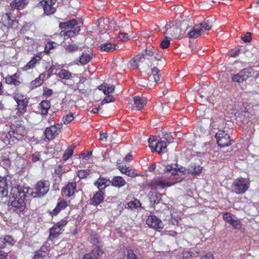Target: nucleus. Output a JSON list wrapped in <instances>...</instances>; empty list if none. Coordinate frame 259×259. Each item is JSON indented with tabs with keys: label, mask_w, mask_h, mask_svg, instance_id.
<instances>
[{
	"label": "nucleus",
	"mask_w": 259,
	"mask_h": 259,
	"mask_svg": "<svg viewBox=\"0 0 259 259\" xmlns=\"http://www.w3.org/2000/svg\"><path fill=\"white\" fill-rule=\"evenodd\" d=\"M176 164L166 166L164 169V177H158L153 178L150 182L144 185L145 188L152 190L164 189L181 182L184 179V172L185 169L184 167L178 168Z\"/></svg>",
	"instance_id": "f257e3e1"
},
{
	"label": "nucleus",
	"mask_w": 259,
	"mask_h": 259,
	"mask_svg": "<svg viewBox=\"0 0 259 259\" xmlns=\"http://www.w3.org/2000/svg\"><path fill=\"white\" fill-rule=\"evenodd\" d=\"M11 194L13 196L10 198V202L14 211L17 213L23 211L25 208L24 201L25 196L24 192L20 188H13Z\"/></svg>",
	"instance_id": "f03ea898"
},
{
	"label": "nucleus",
	"mask_w": 259,
	"mask_h": 259,
	"mask_svg": "<svg viewBox=\"0 0 259 259\" xmlns=\"http://www.w3.org/2000/svg\"><path fill=\"white\" fill-rule=\"evenodd\" d=\"M134 103L136 109L138 110H142L147 103V99L145 97L135 96L134 99Z\"/></svg>",
	"instance_id": "2eb2a0df"
},
{
	"label": "nucleus",
	"mask_w": 259,
	"mask_h": 259,
	"mask_svg": "<svg viewBox=\"0 0 259 259\" xmlns=\"http://www.w3.org/2000/svg\"><path fill=\"white\" fill-rule=\"evenodd\" d=\"M59 26L61 29L64 30L74 29V27H79L77 25V22L75 19H72L67 22L60 23Z\"/></svg>",
	"instance_id": "aec40b11"
},
{
	"label": "nucleus",
	"mask_w": 259,
	"mask_h": 259,
	"mask_svg": "<svg viewBox=\"0 0 259 259\" xmlns=\"http://www.w3.org/2000/svg\"><path fill=\"white\" fill-rule=\"evenodd\" d=\"M149 146L152 152L155 151L158 154L165 153L166 149V142L164 141H157L154 137H150L148 140Z\"/></svg>",
	"instance_id": "20e7f679"
},
{
	"label": "nucleus",
	"mask_w": 259,
	"mask_h": 259,
	"mask_svg": "<svg viewBox=\"0 0 259 259\" xmlns=\"http://www.w3.org/2000/svg\"><path fill=\"white\" fill-rule=\"evenodd\" d=\"M78 47L76 45L74 44H70L69 45H67L66 47V50L70 52V53H73L74 52L77 51L78 50Z\"/></svg>",
	"instance_id": "8fccbe9b"
},
{
	"label": "nucleus",
	"mask_w": 259,
	"mask_h": 259,
	"mask_svg": "<svg viewBox=\"0 0 259 259\" xmlns=\"http://www.w3.org/2000/svg\"><path fill=\"white\" fill-rule=\"evenodd\" d=\"M252 72V69L250 67L243 69L239 71L240 74L242 75L245 80L251 76Z\"/></svg>",
	"instance_id": "c9c22d12"
},
{
	"label": "nucleus",
	"mask_w": 259,
	"mask_h": 259,
	"mask_svg": "<svg viewBox=\"0 0 259 259\" xmlns=\"http://www.w3.org/2000/svg\"><path fill=\"white\" fill-rule=\"evenodd\" d=\"M53 94V91L51 89H46L44 90L43 95L46 97H50Z\"/></svg>",
	"instance_id": "774afa93"
},
{
	"label": "nucleus",
	"mask_w": 259,
	"mask_h": 259,
	"mask_svg": "<svg viewBox=\"0 0 259 259\" xmlns=\"http://www.w3.org/2000/svg\"><path fill=\"white\" fill-rule=\"evenodd\" d=\"M212 26V21L207 20L195 25L192 29L189 30L187 35L191 38H196L200 35L206 33L211 29Z\"/></svg>",
	"instance_id": "7ed1b4c3"
},
{
	"label": "nucleus",
	"mask_w": 259,
	"mask_h": 259,
	"mask_svg": "<svg viewBox=\"0 0 259 259\" xmlns=\"http://www.w3.org/2000/svg\"><path fill=\"white\" fill-rule=\"evenodd\" d=\"M179 27L176 22H171L167 24L163 32L170 37L180 38Z\"/></svg>",
	"instance_id": "1a4fd4ad"
},
{
	"label": "nucleus",
	"mask_w": 259,
	"mask_h": 259,
	"mask_svg": "<svg viewBox=\"0 0 259 259\" xmlns=\"http://www.w3.org/2000/svg\"><path fill=\"white\" fill-rule=\"evenodd\" d=\"M28 3L29 0H14L10 3V6L12 8L22 10L26 7Z\"/></svg>",
	"instance_id": "dca6fc26"
},
{
	"label": "nucleus",
	"mask_w": 259,
	"mask_h": 259,
	"mask_svg": "<svg viewBox=\"0 0 259 259\" xmlns=\"http://www.w3.org/2000/svg\"><path fill=\"white\" fill-rule=\"evenodd\" d=\"M80 30L79 27H74V29H67L62 30L60 33L61 36L64 39H67L73 37L76 35Z\"/></svg>",
	"instance_id": "4468645a"
},
{
	"label": "nucleus",
	"mask_w": 259,
	"mask_h": 259,
	"mask_svg": "<svg viewBox=\"0 0 259 259\" xmlns=\"http://www.w3.org/2000/svg\"><path fill=\"white\" fill-rule=\"evenodd\" d=\"M50 184L47 181H39L36 184L34 191L31 192L34 197H41L46 194L49 190Z\"/></svg>",
	"instance_id": "423d86ee"
},
{
	"label": "nucleus",
	"mask_w": 259,
	"mask_h": 259,
	"mask_svg": "<svg viewBox=\"0 0 259 259\" xmlns=\"http://www.w3.org/2000/svg\"><path fill=\"white\" fill-rule=\"evenodd\" d=\"M144 61V57L139 54L133 58L129 63L130 66L133 68H137L139 63Z\"/></svg>",
	"instance_id": "bb28decb"
},
{
	"label": "nucleus",
	"mask_w": 259,
	"mask_h": 259,
	"mask_svg": "<svg viewBox=\"0 0 259 259\" xmlns=\"http://www.w3.org/2000/svg\"><path fill=\"white\" fill-rule=\"evenodd\" d=\"M184 168L185 169L184 174L187 171L188 173L194 176L200 174L202 171V166L194 163L190 165L187 169Z\"/></svg>",
	"instance_id": "ddd939ff"
},
{
	"label": "nucleus",
	"mask_w": 259,
	"mask_h": 259,
	"mask_svg": "<svg viewBox=\"0 0 259 259\" xmlns=\"http://www.w3.org/2000/svg\"><path fill=\"white\" fill-rule=\"evenodd\" d=\"M61 125L60 124H54L47 127L45 134L46 138L49 140H51L57 136L61 132Z\"/></svg>",
	"instance_id": "f8f14e48"
},
{
	"label": "nucleus",
	"mask_w": 259,
	"mask_h": 259,
	"mask_svg": "<svg viewBox=\"0 0 259 259\" xmlns=\"http://www.w3.org/2000/svg\"><path fill=\"white\" fill-rule=\"evenodd\" d=\"M112 97L111 96H106L103 100L102 101L101 104L103 105L105 103H108L112 101Z\"/></svg>",
	"instance_id": "0e129e2a"
},
{
	"label": "nucleus",
	"mask_w": 259,
	"mask_h": 259,
	"mask_svg": "<svg viewBox=\"0 0 259 259\" xmlns=\"http://www.w3.org/2000/svg\"><path fill=\"white\" fill-rule=\"evenodd\" d=\"M76 187V183H69L63 190L64 195L67 197L72 196L75 192Z\"/></svg>",
	"instance_id": "f3484780"
},
{
	"label": "nucleus",
	"mask_w": 259,
	"mask_h": 259,
	"mask_svg": "<svg viewBox=\"0 0 259 259\" xmlns=\"http://www.w3.org/2000/svg\"><path fill=\"white\" fill-rule=\"evenodd\" d=\"M55 44L54 42H49L45 46V52L46 54H49L51 49L54 48V45Z\"/></svg>",
	"instance_id": "5fc2aeb1"
},
{
	"label": "nucleus",
	"mask_w": 259,
	"mask_h": 259,
	"mask_svg": "<svg viewBox=\"0 0 259 259\" xmlns=\"http://www.w3.org/2000/svg\"><path fill=\"white\" fill-rule=\"evenodd\" d=\"M8 191L7 189V184L6 180L5 179H2L0 180V195L1 197H5L7 196Z\"/></svg>",
	"instance_id": "c85d7f7f"
},
{
	"label": "nucleus",
	"mask_w": 259,
	"mask_h": 259,
	"mask_svg": "<svg viewBox=\"0 0 259 259\" xmlns=\"http://www.w3.org/2000/svg\"><path fill=\"white\" fill-rule=\"evenodd\" d=\"M142 56L144 57V60L146 58L147 56H152L154 55V52L150 50H147L143 52L141 54Z\"/></svg>",
	"instance_id": "4d7b16f0"
},
{
	"label": "nucleus",
	"mask_w": 259,
	"mask_h": 259,
	"mask_svg": "<svg viewBox=\"0 0 259 259\" xmlns=\"http://www.w3.org/2000/svg\"><path fill=\"white\" fill-rule=\"evenodd\" d=\"M104 198V193L101 190H99L93 196L91 200V204L94 205H97L103 201Z\"/></svg>",
	"instance_id": "a211bd4d"
},
{
	"label": "nucleus",
	"mask_w": 259,
	"mask_h": 259,
	"mask_svg": "<svg viewBox=\"0 0 259 259\" xmlns=\"http://www.w3.org/2000/svg\"><path fill=\"white\" fill-rule=\"evenodd\" d=\"M92 53L91 52H83L79 58V63L80 65H84L91 61L92 58Z\"/></svg>",
	"instance_id": "393cba45"
},
{
	"label": "nucleus",
	"mask_w": 259,
	"mask_h": 259,
	"mask_svg": "<svg viewBox=\"0 0 259 259\" xmlns=\"http://www.w3.org/2000/svg\"><path fill=\"white\" fill-rule=\"evenodd\" d=\"M67 171V170H64L62 168V166L61 165H59L55 169V172L57 175L60 177L64 173L66 172Z\"/></svg>",
	"instance_id": "603ef678"
},
{
	"label": "nucleus",
	"mask_w": 259,
	"mask_h": 259,
	"mask_svg": "<svg viewBox=\"0 0 259 259\" xmlns=\"http://www.w3.org/2000/svg\"><path fill=\"white\" fill-rule=\"evenodd\" d=\"M68 221L66 220H62L59 222L55 224L50 229V235L48 239L51 241L58 237L63 231V228L67 225Z\"/></svg>",
	"instance_id": "0eeeda50"
},
{
	"label": "nucleus",
	"mask_w": 259,
	"mask_h": 259,
	"mask_svg": "<svg viewBox=\"0 0 259 259\" xmlns=\"http://www.w3.org/2000/svg\"><path fill=\"white\" fill-rule=\"evenodd\" d=\"M126 259H139L138 257L135 254L133 251L131 249L127 250V255Z\"/></svg>",
	"instance_id": "13d9d810"
},
{
	"label": "nucleus",
	"mask_w": 259,
	"mask_h": 259,
	"mask_svg": "<svg viewBox=\"0 0 259 259\" xmlns=\"http://www.w3.org/2000/svg\"><path fill=\"white\" fill-rule=\"evenodd\" d=\"M179 31L180 32V38H182L185 34L186 31L188 27V24L187 22H182L179 25Z\"/></svg>",
	"instance_id": "58836bf2"
},
{
	"label": "nucleus",
	"mask_w": 259,
	"mask_h": 259,
	"mask_svg": "<svg viewBox=\"0 0 259 259\" xmlns=\"http://www.w3.org/2000/svg\"><path fill=\"white\" fill-rule=\"evenodd\" d=\"M110 184L114 187L120 188L126 184V182L121 177L115 176L110 181Z\"/></svg>",
	"instance_id": "412c9836"
},
{
	"label": "nucleus",
	"mask_w": 259,
	"mask_h": 259,
	"mask_svg": "<svg viewBox=\"0 0 259 259\" xmlns=\"http://www.w3.org/2000/svg\"><path fill=\"white\" fill-rule=\"evenodd\" d=\"M2 22L7 27H9L12 26L13 21L11 19L9 14L6 13L2 16Z\"/></svg>",
	"instance_id": "e433bc0d"
},
{
	"label": "nucleus",
	"mask_w": 259,
	"mask_h": 259,
	"mask_svg": "<svg viewBox=\"0 0 259 259\" xmlns=\"http://www.w3.org/2000/svg\"><path fill=\"white\" fill-rule=\"evenodd\" d=\"M232 80L233 82H237V83H241L245 81L242 75L240 74L239 72L236 74H234L232 76Z\"/></svg>",
	"instance_id": "a18cd8bd"
},
{
	"label": "nucleus",
	"mask_w": 259,
	"mask_h": 259,
	"mask_svg": "<svg viewBox=\"0 0 259 259\" xmlns=\"http://www.w3.org/2000/svg\"><path fill=\"white\" fill-rule=\"evenodd\" d=\"M67 206V202L64 200H61L58 202L55 208L52 211H50V213L52 215H56L59 212L65 209Z\"/></svg>",
	"instance_id": "6ab92c4d"
},
{
	"label": "nucleus",
	"mask_w": 259,
	"mask_h": 259,
	"mask_svg": "<svg viewBox=\"0 0 259 259\" xmlns=\"http://www.w3.org/2000/svg\"><path fill=\"white\" fill-rule=\"evenodd\" d=\"M92 254L96 257H102L104 254V252L99 247L96 246L92 250Z\"/></svg>",
	"instance_id": "79ce46f5"
},
{
	"label": "nucleus",
	"mask_w": 259,
	"mask_h": 259,
	"mask_svg": "<svg viewBox=\"0 0 259 259\" xmlns=\"http://www.w3.org/2000/svg\"><path fill=\"white\" fill-rule=\"evenodd\" d=\"M100 140L103 142H106L107 140L108 135L107 133L100 132Z\"/></svg>",
	"instance_id": "69168bd1"
},
{
	"label": "nucleus",
	"mask_w": 259,
	"mask_h": 259,
	"mask_svg": "<svg viewBox=\"0 0 259 259\" xmlns=\"http://www.w3.org/2000/svg\"><path fill=\"white\" fill-rule=\"evenodd\" d=\"M98 88L99 90L102 91L105 95H107L114 91L115 87L113 85H109L105 83L99 86Z\"/></svg>",
	"instance_id": "7c9ffc66"
},
{
	"label": "nucleus",
	"mask_w": 259,
	"mask_h": 259,
	"mask_svg": "<svg viewBox=\"0 0 259 259\" xmlns=\"http://www.w3.org/2000/svg\"><path fill=\"white\" fill-rule=\"evenodd\" d=\"M74 118V117L73 114L71 113H69L63 116V120L64 124H68L70 123L72 121H73Z\"/></svg>",
	"instance_id": "37998d69"
},
{
	"label": "nucleus",
	"mask_w": 259,
	"mask_h": 259,
	"mask_svg": "<svg viewBox=\"0 0 259 259\" xmlns=\"http://www.w3.org/2000/svg\"><path fill=\"white\" fill-rule=\"evenodd\" d=\"M44 255L42 254V252L38 251L35 252L33 259H44Z\"/></svg>",
	"instance_id": "338daca9"
},
{
	"label": "nucleus",
	"mask_w": 259,
	"mask_h": 259,
	"mask_svg": "<svg viewBox=\"0 0 259 259\" xmlns=\"http://www.w3.org/2000/svg\"><path fill=\"white\" fill-rule=\"evenodd\" d=\"M146 223L149 227L158 232H160L164 227V224L162 221L154 215H150L148 217Z\"/></svg>",
	"instance_id": "9d476101"
},
{
	"label": "nucleus",
	"mask_w": 259,
	"mask_h": 259,
	"mask_svg": "<svg viewBox=\"0 0 259 259\" xmlns=\"http://www.w3.org/2000/svg\"><path fill=\"white\" fill-rule=\"evenodd\" d=\"M40 159V155L39 152H35L32 156V161L33 162H36Z\"/></svg>",
	"instance_id": "052dcab7"
},
{
	"label": "nucleus",
	"mask_w": 259,
	"mask_h": 259,
	"mask_svg": "<svg viewBox=\"0 0 259 259\" xmlns=\"http://www.w3.org/2000/svg\"><path fill=\"white\" fill-rule=\"evenodd\" d=\"M157 68L154 67L152 70V75L155 82H157L160 79V74Z\"/></svg>",
	"instance_id": "c03bdc74"
},
{
	"label": "nucleus",
	"mask_w": 259,
	"mask_h": 259,
	"mask_svg": "<svg viewBox=\"0 0 259 259\" xmlns=\"http://www.w3.org/2000/svg\"><path fill=\"white\" fill-rule=\"evenodd\" d=\"M26 133V130L23 126L17 127L13 133V136L18 139V136H23Z\"/></svg>",
	"instance_id": "a19ab883"
},
{
	"label": "nucleus",
	"mask_w": 259,
	"mask_h": 259,
	"mask_svg": "<svg viewBox=\"0 0 259 259\" xmlns=\"http://www.w3.org/2000/svg\"><path fill=\"white\" fill-rule=\"evenodd\" d=\"M110 184V181L104 178L100 177L95 183V186L100 190L104 189Z\"/></svg>",
	"instance_id": "b1692460"
},
{
	"label": "nucleus",
	"mask_w": 259,
	"mask_h": 259,
	"mask_svg": "<svg viewBox=\"0 0 259 259\" xmlns=\"http://www.w3.org/2000/svg\"><path fill=\"white\" fill-rule=\"evenodd\" d=\"M45 75L40 74L39 76L31 82V87L32 89L40 86L44 82Z\"/></svg>",
	"instance_id": "f704fd0d"
},
{
	"label": "nucleus",
	"mask_w": 259,
	"mask_h": 259,
	"mask_svg": "<svg viewBox=\"0 0 259 259\" xmlns=\"http://www.w3.org/2000/svg\"><path fill=\"white\" fill-rule=\"evenodd\" d=\"M149 199L151 202L158 203L161 199V195L158 192H150L149 193Z\"/></svg>",
	"instance_id": "2f4dec72"
},
{
	"label": "nucleus",
	"mask_w": 259,
	"mask_h": 259,
	"mask_svg": "<svg viewBox=\"0 0 259 259\" xmlns=\"http://www.w3.org/2000/svg\"><path fill=\"white\" fill-rule=\"evenodd\" d=\"M141 206V202L138 199H134V200L128 202L126 205L125 207L131 209L138 208Z\"/></svg>",
	"instance_id": "ea45409f"
},
{
	"label": "nucleus",
	"mask_w": 259,
	"mask_h": 259,
	"mask_svg": "<svg viewBox=\"0 0 259 259\" xmlns=\"http://www.w3.org/2000/svg\"><path fill=\"white\" fill-rule=\"evenodd\" d=\"M74 147L73 145H71L65 150L62 156V159L64 161H66L72 156Z\"/></svg>",
	"instance_id": "473e14b6"
},
{
	"label": "nucleus",
	"mask_w": 259,
	"mask_h": 259,
	"mask_svg": "<svg viewBox=\"0 0 259 259\" xmlns=\"http://www.w3.org/2000/svg\"><path fill=\"white\" fill-rule=\"evenodd\" d=\"M229 224L235 229L240 228V224L236 220H232Z\"/></svg>",
	"instance_id": "e2e57ef3"
},
{
	"label": "nucleus",
	"mask_w": 259,
	"mask_h": 259,
	"mask_svg": "<svg viewBox=\"0 0 259 259\" xmlns=\"http://www.w3.org/2000/svg\"><path fill=\"white\" fill-rule=\"evenodd\" d=\"M118 169L122 172L128 177H135L138 176L135 170L130 168L129 167L119 165Z\"/></svg>",
	"instance_id": "5701e85b"
},
{
	"label": "nucleus",
	"mask_w": 259,
	"mask_h": 259,
	"mask_svg": "<svg viewBox=\"0 0 259 259\" xmlns=\"http://www.w3.org/2000/svg\"><path fill=\"white\" fill-rule=\"evenodd\" d=\"M41 58L39 56L33 57L27 64L22 67V69L24 71H27L34 68L35 66V64L39 62Z\"/></svg>",
	"instance_id": "a878e982"
},
{
	"label": "nucleus",
	"mask_w": 259,
	"mask_h": 259,
	"mask_svg": "<svg viewBox=\"0 0 259 259\" xmlns=\"http://www.w3.org/2000/svg\"><path fill=\"white\" fill-rule=\"evenodd\" d=\"M100 49L105 52H112L116 49L117 46L110 43H105L100 46Z\"/></svg>",
	"instance_id": "72a5a7b5"
},
{
	"label": "nucleus",
	"mask_w": 259,
	"mask_h": 259,
	"mask_svg": "<svg viewBox=\"0 0 259 259\" xmlns=\"http://www.w3.org/2000/svg\"><path fill=\"white\" fill-rule=\"evenodd\" d=\"M223 219L228 223H230L233 220L231 214L228 212L223 213Z\"/></svg>",
	"instance_id": "bf43d9fd"
},
{
	"label": "nucleus",
	"mask_w": 259,
	"mask_h": 259,
	"mask_svg": "<svg viewBox=\"0 0 259 259\" xmlns=\"http://www.w3.org/2000/svg\"><path fill=\"white\" fill-rule=\"evenodd\" d=\"M14 99L17 104L27 100L25 97L21 94H15Z\"/></svg>",
	"instance_id": "de8ad7c7"
},
{
	"label": "nucleus",
	"mask_w": 259,
	"mask_h": 259,
	"mask_svg": "<svg viewBox=\"0 0 259 259\" xmlns=\"http://www.w3.org/2000/svg\"><path fill=\"white\" fill-rule=\"evenodd\" d=\"M39 111L41 114L46 115L48 113V110L51 107V103L49 101L44 100L39 105Z\"/></svg>",
	"instance_id": "4be33fe9"
},
{
	"label": "nucleus",
	"mask_w": 259,
	"mask_h": 259,
	"mask_svg": "<svg viewBox=\"0 0 259 259\" xmlns=\"http://www.w3.org/2000/svg\"><path fill=\"white\" fill-rule=\"evenodd\" d=\"M28 102L27 100L24 102L18 103L17 110L18 112L20 114H23L26 111V108L28 105Z\"/></svg>",
	"instance_id": "4c0bfd02"
},
{
	"label": "nucleus",
	"mask_w": 259,
	"mask_h": 259,
	"mask_svg": "<svg viewBox=\"0 0 259 259\" xmlns=\"http://www.w3.org/2000/svg\"><path fill=\"white\" fill-rule=\"evenodd\" d=\"M217 144L221 148L228 147L231 145L230 136L224 131H219L215 134Z\"/></svg>",
	"instance_id": "6e6552de"
},
{
	"label": "nucleus",
	"mask_w": 259,
	"mask_h": 259,
	"mask_svg": "<svg viewBox=\"0 0 259 259\" xmlns=\"http://www.w3.org/2000/svg\"><path fill=\"white\" fill-rule=\"evenodd\" d=\"M241 38L244 42H249L251 39V33L250 32H247Z\"/></svg>",
	"instance_id": "680f3d73"
},
{
	"label": "nucleus",
	"mask_w": 259,
	"mask_h": 259,
	"mask_svg": "<svg viewBox=\"0 0 259 259\" xmlns=\"http://www.w3.org/2000/svg\"><path fill=\"white\" fill-rule=\"evenodd\" d=\"M57 77L62 79H69L72 76V74L69 71L65 69H61L58 73H56Z\"/></svg>",
	"instance_id": "c756f323"
},
{
	"label": "nucleus",
	"mask_w": 259,
	"mask_h": 259,
	"mask_svg": "<svg viewBox=\"0 0 259 259\" xmlns=\"http://www.w3.org/2000/svg\"><path fill=\"white\" fill-rule=\"evenodd\" d=\"M169 36H165L163 39L160 42V47L162 49H167L170 44V40L169 39Z\"/></svg>",
	"instance_id": "49530a36"
},
{
	"label": "nucleus",
	"mask_w": 259,
	"mask_h": 259,
	"mask_svg": "<svg viewBox=\"0 0 259 259\" xmlns=\"http://www.w3.org/2000/svg\"><path fill=\"white\" fill-rule=\"evenodd\" d=\"M56 2L57 0H42L41 5L46 15H51L55 13L57 7Z\"/></svg>",
	"instance_id": "9b49d317"
},
{
	"label": "nucleus",
	"mask_w": 259,
	"mask_h": 259,
	"mask_svg": "<svg viewBox=\"0 0 259 259\" xmlns=\"http://www.w3.org/2000/svg\"><path fill=\"white\" fill-rule=\"evenodd\" d=\"M249 184L248 180L242 178H238L232 184V191L238 194H243L249 188Z\"/></svg>",
	"instance_id": "39448f33"
},
{
	"label": "nucleus",
	"mask_w": 259,
	"mask_h": 259,
	"mask_svg": "<svg viewBox=\"0 0 259 259\" xmlns=\"http://www.w3.org/2000/svg\"><path fill=\"white\" fill-rule=\"evenodd\" d=\"M90 174V170H80L77 172V176L80 179H83L85 178L88 175Z\"/></svg>",
	"instance_id": "09e8293b"
},
{
	"label": "nucleus",
	"mask_w": 259,
	"mask_h": 259,
	"mask_svg": "<svg viewBox=\"0 0 259 259\" xmlns=\"http://www.w3.org/2000/svg\"><path fill=\"white\" fill-rule=\"evenodd\" d=\"M18 76L16 73L12 76H7L5 78L6 82L7 84L18 85L20 83V82L18 80Z\"/></svg>",
	"instance_id": "cd10ccee"
},
{
	"label": "nucleus",
	"mask_w": 259,
	"mask_h": 259,
	"mask_svg": "<svg viewBox=\"0 0 259 259\" xmlns=\"http://www.w3.org/2000/svg\"><path fill=\"white\" fill-rule=\"evenodd\" d=\"M118 38L122 41H126L130 39V36L126 33H120Z\"/></svg>",
	"instance_id": "6e6d98bb"
},
{
	"label": "nucleus",
	"mask_w": 259,
	"mask_h": 259,
	"mask_svg": "<svg viewBox=\"0 0 259 259\" xmlns=\"http://www.w3.org/2000/svg\"><path fill=\"white\" fill-rule=\"evenodd\" d=\"M5 242H6V245L9 244L10 245H13L15 243V240L11 236H6L4 238Z\"/></svg>",
	"instance_id": "3c124183"
},
{
	"label": "nucleus",
	"mask_w": 259,
	"mask_h": 259,
	"mask_svg": "<svg viewBox=\"0 0 259 259\" xmlns=\"http://www.w3.org/2000/svg\"><path fill=\"white\" fill-rule=\"evenodd\" d=\"M0 163L4 168H6L10 165L11 161L9 158H3L1 160Z\"/></svg>",
	"instance_id": "864d4df0"
}]
</instances>
